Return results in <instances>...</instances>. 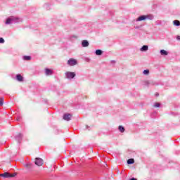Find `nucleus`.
I'll list each match as a JSON object with an SVG mask.
<instances>
[{"mask_svg":"<svg viewBox=\"0 0 180 180\" xmlns=\"http://www.w3.org/2000/svg\"><path fill=\"white\" fill-rule=\"evenodd\" d=\"M22 19L18 17H9L6 20V25H11V23H18V22H21Z\"/></svg>","mask_w":180,"mask_h":180,"instance_id":"f257e3e1","label":"nucleus"},{"mask_svg":"<svg viewBox=\"0 0 180 180\" xmlns=\"http://www.w3.org/2000/svg\"><path fill=\"white\" fill-rule=\"evenodd\" d=\"M154 17L153 15H141L136 19V22H141V20H146V19L153 20Z\"/></svg>","mask_w":180,"mask_h":180,"instance_id":"f03ea898","label":"nucleus"},{"mask_svg":"<svg viewBox=\"0 0 180 180\" xmlns=\"http://www.w3.org/2000/svg\"><path fill=\"white\" fill-rule=\"evenodd\" d=\"M0 176H3V178H13L14 176H16V173L11 174L9 172H5L1 174Z\"/></svg>","mask_w":180,"mask_h":180,"instance_id":"7ed1b4c3","label":"nucleus"},{"mask_svg":"<svg viewBox=\"0 0 180 180\" xmlns=\"http://www.w3.org/2000/svg\"><path fill=\"white\" fill-rule=\"evenodd\" d=\"M44 161L42 160L41 158H35V165H37L38 167H41L44 164Z\"/></svg>","mask_w":180,"mask_h":180,"instance_id":"20e7f679","label":"nucleus"},{"mask_svg":"<svg viewBox=\"0 0 180 180\" xmlns=\"http://www.w3.org/2000/svg\"><path fill=\"white\" fill-rule=\"evenodd\" d=\"M66 77L68 78L69 79H71L75 77V73L73 72H67L65 73Z\"/></svg>","mask_w":180,"mask_h":180,"instance_id":"39448f33","label":"nucleus"},{"mask_svg":"<svg viewBox=\"0 0 180 180\" xmlns=\"http://www.w3.org/2000/svg\"><path fill=\"white\" fill-rule=\"evenodd\" d=\"M68 65H70V66L77 65V60L70 58V59L68 61Z\"/></svg>","mask_w":180,"mask_h":180,"instance_id":"423d86ee","label":"nucleus"},{"mask_svg":"<svg viewBox=\"0 0 180 180\" xmlns=\"http://www.w3.org/2000/svg\"><path fill=\"white\" fill-rule=\"evenodd\" d=\"M71 117H72V115H71V114L66 113L63 115L64 120H67L68 122L71 120Z\"/></svg>","mask_w":180,"mask_h":180,"instance_id":"0eeeda50","label":"nucleus"},{"mask_svg":"<svg viewBox=\"0 0 180 180\" xmlns=\"http://www.w3.org/2000/svg\"><path fill=\"white\" fill-rule=\"evenodd\" d=\"M22 137H23V135L22 134H18L15 136V140H17V141H18V143H20V141H22Z\"/></svg>","mask_w":180,"mask_h":180,"instance_id":"6e6552de","label":"nucleus"},{"mask_svg":"<svg viewBox=\"0 0 180 180\" xmlns=\"http://www.w3.org/2000/svg\"><path fill=\"white\" fill-rule=\"evenodd\" d=\"M82 46L83 47H88L89 46V42H88V41L86 40H84L82 41Z\"/></svg>","mask_w":180,"mask_h":180,"instance_id":"1a4fd4ad","label":"nucleus"},{"mask_svg":"<svg viewBox=\"0 0 180 180\" xmlns=\"http://www.w3.org/2000/svg\"><path fill=\"white\" fill-rule=\"evenodd\" d=\"M160 54L162 56H168V52H167V51L162 49L160 50Z\"/></svg>","mask_w":180,"mask_h":180,"instance_id":"9d476101","label":"nucleus"},{"mask_svg":"<svg viewBox=\"0 0 180 180\" xmlns=\"http://www.w3.org/2000/svg\"><path fill=\"white\" fill-rule=\"evenodd\" d=\"M53 74V70L50 69H46V75H51Z\"/></svg>","mask_w":180,"mask_h":180,"instance_id":"9b49d317","label":"nucleus"},{"mask_svg":"<svg viewBox=\"0 0 180 180\" xmlns=\"http://www.w3.org/2000/svg\"><path fill=\"white\" fill-rule=\"evenodd\" d=\"M148 50V46L144 45L142 46V49H141V51H147Z\"/></svg>","mask_w":180,"mask_h":180,"instance_id":"f8f14e48","label":"nucleus"},{"mask_svg":"<svg viewBox=\"0 0 180 180\" xmlns=\"http://www.w3.org/2000/svg\"><path fill=\"white\" fill-rule=\"evenodd\" d=\"M16 79L18 81H20V82L23 81V77H22V75H17Z\"/></svg>","mask_w":180,"mask_h":180,"instance_id":"ddd939ff","label":"nucleus"},{"mask_svg":"<svg viewBox=\"0 0 180 180\" xmlns=\"http://www.w3.org/2000/svg\"><path fill=\"white\" fill-rule=\"evenodd\" d=\"M102 53H103L102 50H101V49H98L96 51V56H102Z\"/></svg>","mask_w":180,"mask_h":180,"instance_id":"4468645a","label":"nucleus"},{"mask_svg":"<svg viewBox=\"0 0 180 180\" xmlns=\"http://www.w3.org/2000/svg\"><path fill=\"white\" fill-rule=\"evenodd\" d=\"M174 25H175V26H180V22H179V20H175L174 21Z\"/></svg>","mask_w":180,"mask_h":180,"instance_id":"2eb2a0df","label":"nucleus"},{"mask_svg":"<svg viewBox=\"0 0 180 180\" xmlns=\"http://www.w3.org/2000/svg\"><path fill=\"white\" fill-rule=\"evenodd\" d=\"M118 129L120 131H121V133H124V127H123L122 126H120Z\"/></svg>","mask_w":180,"mask_h":180,"instance_id":"dca6fc26","label":"nucleus"},{"mask_svg":"<svg viewBox=\"0 0 180 180\" xmlns=\"http://www.w3.org/2000/svg\"><path fill=\"white\" fill-rule=\"evenodd\" d=\"M127 164H134V159H129L127 160Z\"/></svg>","mask_w":180,"mask_h":180,"instance_id":"f3484780","label":"nucleus"},{"mask_svg":"<svg viewBox=\"0 0 180 180\" xmlns=\"http://www.w3.org/2000/svg\"><path fill=\"white\" fill-rule=\"evenodd\" d=\"M31 57L30 56H24L23 59L25 60L26 61H29L30 60H31Z\"/></svg>","mask_w":180,"mask_h":180,"instance_id":"a211bd4d","label":"nucleus"},{"mask_svg":"<svg viewBox=\"0 0 180 180\" xmlns=\"http://www.w3.org/2000/svg\"><path fill=\"white\" fill-rule=\"evenodd\" d=\"M143 74H144V75H148L150 74V70H145L143 71Z\"/></svg>","mask_w":180,"mask_h":180,"instance_id":"6ab92c4d","label":"nucleus"},{"mask_svg":"<svg viewBox=\"0 0 180 180\" xmlns=\"http://www.w3.org/2000/svg\"><path fill=\"white\" fill-rule=\"evenodd\" d=\"M160 105H161V104L160 103H155L154 104L155 108H160Z\"/></svg>","mask_w":180,"mask_h":180,"instance_id":"aec40b11","label":"nucleus"},{"mask_svg":"<svg viewBox=\"0 0 180 180\" xmlns=\"http://www.w3.org/2000/svg\"><path fill=\"white\" fill-rule=\"evenodd\" d=\"M4 105V98H0V106H2Z\"/></svg>","mask_w":180,"mask_h":180,"instance_id":"412c9836","label":"nucleus"},{"mask_svg":"<svg viewBox=\"0 0 180 180\" xmlns=\"http://www.w3.org/2000/svg\"><path fill=\"white\" fill-rule=\"evenodd\" d=\"M16 120H17L18 122H20V120H22V117L18 116L17 118H16Z\"/></svg>","mask_w":180,"mask_h":180,"instance_id":"4be33fe9","label":"nucleus"},{"mask_svg":"<svg viewBox=\"0 0 180 180\" xmlns=\"http://www.w3.org/2000/svg\"><path fill=\"white\" fill-rule=\"evenodd\" d=\"M0 43L1 44L5 43V39H4V38H0Z\"/></svg>","mask_w":180,"mask_h":180,"instance_id":"5701e85b","label":"nucleus"},{"mask_svg":"<svg viewBox=\"0 0 180 180\" xmlns=\"http://www.w3.org/2000/svg\"><path fill=\"white\" fill-rule=\"evenodd\" d=\"M26 167H27V168H29V167H30V164H27Z\"/></svg>","mask_w":180,"mask_h":180,"instance_id":"b1692460","label":"nucleus"},{"mask_svg":"<svg viewBox=\"0 0 180 180\" xmlns=\"http://www.w3.org/2000/svg\"><path fill=\"white\" fill-rule=\"evenodd\" d=\"M130 180H137L136 178H131Z\"/></svg>","mask_w":180,"mask_h":180,"instance_id":"393cba45","label":"nucleus"},{"mask_svg":"<svg viewBox=\"0 0 180 180\" xmlns=\"http://www.w3.org/2000/svg\"><path fill=\"white\" fill-rule=\"evenodd\" d=\"M177 40H180V36H177Z\"/></svg>","mask_w":180,"mask_h":180,"instance_id":"a878e982","label":"nucleus"},{"mask_svg":"<svg viewBox=\"0 0 180 180\" xmlns=\"http://www.w3.org/2000/svg\"><path fill=\"white\" fill-rule=\"evenodd\" d=\"M158 95H160L159 94H156V96H158Z\"/></svg>","mask_w":180,"mask_h":180,"instance_id":"bb28decb","label":"nucleus"}]
</instances>
